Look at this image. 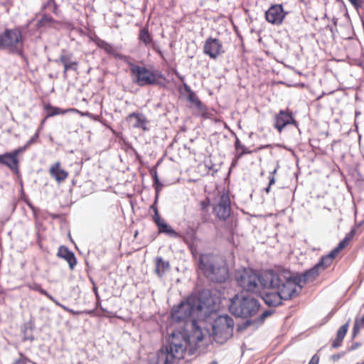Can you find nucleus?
Instances as JSON below:
<instances>
[{"label":"nucleus","instance_id":"nucleus-45","mask_svg":"<svg viewBox=\"0 0 364 364\" xmlns=\"http://www.w3.org/2000/svg\"><path fill=\"white\" fill-rule=\"evenodd\" d=\"M159 188L157 187L155 201H154V203L152 204L151 206V208L154 210V213H155L156 210H158V208L156 207V203H157V200H158V197H159Z\"/></svg>","mask_w":364,"mask_h":364},{"label":"nucleus","instance_id":"nucleus-27","mask_svg":"<svg viewBox=\"0 0 364 364\" xmlns=\"http://www.w3.org/2000/svg\"><path fill=\"white\" fill-rule=\"evenodd\" d=\"M46 109L47 110V117H53V116H55V115H58V114H65L68 112H73V111H75V109H66V110H63V109H61L58 107H52L50 105H47L46 107Z\"/></svg>","mask_w":364,"mask_h":364},{"label":"nucleus","instance_id":"nucleus-26","mask_svg":"<svg viewBox=\"0 0 364 364\" xmlns=\"http://www.w3.org/2000/svg\"><path fill=\"white\" fill-rule=\"evenodd\" d=\"M185 90L188 92V101H190L191 103L195 105L197 107V108H198L199 109H203V103L199 100V98L198 97L196 94L193 91L191 90L190 87L185 85Z\"/></svg>","mask_w":364,"mask_h":364},{"label":"nucleus","instance_id":"nucleus-44","mask_svg":"<svg viewBox=\"0 0 364 364\" xmlns=\"http://www.w3.org/2000/svg\"><path fill=\"white\" fill-rule=\"evenodd\" d=\"M275 183V178L273 176L269 177V186L265 188L266 193H269L270 187Z\"/></svg>","mask_w":364,"mask_h":364},{"label":"nucleus","instance_id":"nucleus-17","mask_svg":"<svg viewBox=\"0 0 364 364\" xmlns=\"http://www.w3.org/2000/svg\"><path fill=\"white\" fill-rule=\"evenodd\" d=\"M55 61L56 63L60 61L63 65V75L65 77L68 70H73L76 71L77 70L78 63L73 60V53H68L65 50H62L59 60H55Z\"/></svg>","mask_w":364,"mask_h":364},{"label":"nucleus","instance_id":"nucleus-6","mask_svg":"<svg viewBox=\"0 0 364 364\" xmlns=\"http://www.w3.org/2000/svg\"><path fill=\"white\" fill-rule=\"evenodd\" d=\"M235 322L227 314L218 316L212 324L213 340L220 345L225 343L232 337Z\"/></svg>","mask_w":364,"mask_h":364},{"label":"nucleus","instance_id":"nucleus-9","mask_svg":"<svg viewBox=\"0 0 364 364\" xmlns=\"http://www.w3.org/2000/svg\"><path fill=\"white\" fill-rule=\"evenodd\" d=\"M263 274L259 276L251 269H244L236 272L235 279L237 284L247 291L254 292L258 289L259 284L262 286Z\"/></svg>","mask_w":364,"mask_h":364},{"label":"nucleus","instance_id":"nucleus-24","mask_svg":"<svg viewBox=\"0 0 364 364\" xmlns=\"http://www.w3.org/2000/svg\"><path fill=\"white\" fill-rule=\"evenodd\" d=\"M335 257L336 255L331 252L329 254L323 256L316 265L320 270H324L331 264Z\"/></svg>","mask_w":364,"mask_h":364},{"label":"nucleus","instance_id":"nucleus-63","mask_svg":"<svg viewBox=\"0 0 364 364\" xmlns=\"http://www.w3.org/2000/svg\"><path fill=\"white\" fill-rule=\"evenodd\" d=\"M101 310H102L103 311H105V310L102 308V307H100Z\"/></svg>","mask_w":364,"mask_h":364},{"label":"nucleus","instance_id":"nucleus-34","mask_svg":"<svg viewBox=\"0 0 364 364\" xmlns=\"http://www.w3.org/2000/svg\"><path fill=\"white\" fill-rule=\"evenodd\" d=\"M348 242L346 241L345 239H343L342 241H341L338 246L334 248L331 252H333V254L336 256V255L344 247H346L348 245Z\"/></svg>","mask_w":364,"mask_h":364},{"label":"nucleus","instance_id":"nucleus-29","mask_svg":"<svg viewBox=\"0 0 364 364\" xmlns=\"http://www.w3.org/2000/svg\"><path fill=\"white\" fill-rule=\"evenodd\" d=\"M32 326L30 323H26L23 326L22 331L23 333V340L24 341H33L34 336L32 333Z\"/></svg>","mask_w":364,"mask_h":364},{"label":"nucleus","instance_id":"nucleus-39","mask_svg":"<svg viewBox=\"0 0 364 364\" xmlns=\"http://www.w3.org/2000/svg\"><path fill=\"white\" fill-rule=\"evenodd\" d=\"M152 176H153V178H154V185H156V188L158 187L159 188V191H160L161 190V184L160 181H159V178H158L156 171H154L152 173Z\"/></svg>","mask_w":364,"mask_h":364},{"label":"nucleus","instance_id":"nucleus-51","mask_svg":"<svg viewBox=\"0 0 364 364\" xmlns=\"http://www.w3.org/2000/svg\"><path fill=\"white\" fill-rule=\"evenodd\" d=\"M38 137V134H36L33 138H31L27 143H26V146L27 147H28L34 141L35 139Z\"/></svg>","mask_w":364,"mask_h":364},{"label":"nucleus","instance_id":"nucleus-50","mask_svg":"<svg viewBox=\"0 0 364 364\" xmlns=\"http://www.w3.org/2000/svg\"><path fill=\"white\" fill-rule=\"evenodd\" d=\"M318 357L316 355H314L310 360L308 364H318Z\"/></svg>","mask_w":364,"mask_h":364},{"label":"nucleus","instance_id":"nucleus-40","mask_svg":"<svg viewBox=\"0 0 364 364\" xmlns=\"http://www.w3.org/2000/svg\"><path fill=\"white\" fill-rule=\"evenodd\" d=\"M149 46H151V48L154 51L157 52L161 57L163 56V53L160 49L159 46L157 43H156L154 41Z\"/></svg>","mask_w":364,"mask_h":364},{"label":"nucleus","instance_id":"nucleus-59","mask_svg":"<svg viewBox=\"0 0 364 364\" xmlns=\"http://www.w3.org/2000/svg\"><path fill=\"white\" fill-rule=\"evenodd\" d=\"M93 291H95V294L97 296V287H93Z\"/></svg>","mask_w":364,"mask_h":364},{"label":"nucleus","instance_id":"nucleus-36","mask_svg":"<svg viewBox=\"0 0 364 364\" xmlns=\"http://www.w3.org/2000/svg\"><path fill=\"white\" fill-rule=\"evenodd\" d=\"M209 205L210 200L208 198L200 202V210L203 213H208Z\"/></svg>","mask_w":364,"mask_h":364},{"label":"nucleus","instance_id":"nucleus-12","mask_svg":"<svg viewBox=\"0 0 364 364\" xmlns=\"http://www.w3.org/2000/svg\"><path fill=\"white\" fill-rule=\"evenodd\" d=\"M287 13L284 11L281 4L271 6L265 12L266 20L272 24L279 25L282 23Z\"/></svg>","mask_w":364,"mask_h":364},{"label":"nucleus","instance_id":"nucleus-11","mask_svg":"<svg viewBox=\"0 0 364 364\" xmlns=\"http://www.w3.org/2000/svg\"><path fill=\"white\" fill-rule=\"evenodd\" d=\"M196 320H192L188 322V326H186L183 330V333L186 336L188 337L190 343H195L196 345L198 343L202 341L204 338V333L201 327L198 324Z\"/></svg>","mask_w":364,"mask_h":364},{"label":"nucleus","instance_id":"nucleus-57","mask_svg":"<svg viewBox=\"0 0 364 364\" xmlns=\"http://www.w3.org/2000/svg\"><path fill=\"white\" fill-rule=\"evenodd\" d=\"M360 114H361V112L360 111H355V118H357Z\"/></svg>","mask_w":364,"mask_h":364},{"label":"nucleus","instance_id":"nucleus-23","mask_svg":"<svg viewBox=\"0 0 364 364\" xmlns=\"http://www.w3.org/2000/svg\"><path fill=\"white\" fill-rule=\"evenodd\" d=\"M138 39L139 43H143L145 46H149L154 42L152 36L149 33L147 26L140 29Z\"/></svg>","mask_w":364,"mask_h":364},{"label":"nucleus","instance_id":"nucleus-53","mask_svg":"<svg viewBox=\"0 0 364 364\" xmlns=\"http://www.w3.org/2000/svg\"><path fill=\"white\" fill-rule=\"evenodd\" d=\"M278 168H279V165H277V166L274 168V170H272V171H270V175H271L270 176H274V175L277 173Z\"/></svg>","mask_w":364,"mask_h":364},{"label":"nucleus","instance_id":"nucleus-2","mask_svg":"<svg viewBox=\"0 0 364 364\" xmlns=\"http://www.w3.org/2000/svg\"><path fill=\"white\" fill-rule=\"evenodd\" d=\"M210 312V304L202 301L196 296H189L171 310V318L176 323H182V328L188 326L192 320H202L208 316Z\"/></svg>","mask_w":364,"mask_h":364},{"label":"nucleus","instance_id":"nucleus-20","mask_svg":"<svg viewBox=\"0 0 364 364\" xmlns=\"http://www.w3.org/2000/svg\"><path fill=\"white\" fill-rule=\"evenodd\" d=\"M155 273L160 278L162 277L171 268L169 262L164 260L161 257H157L155 258Z\"/></svg>","mask_w":364,"mask_h":364},{"label":"nucleus","instance_id":"nucleus-52","mask_svg":"<svg viewBox=\"0 0 364 364\" xmlns=\"http://www.w3.org/2000/svg\"><path fill=\"white\" fill-rule=\"evenodd\" d=\"M54 4V6H55V7H54L53 12H54V13H56V10H57V5H56V4H55V1H54V0H48V4Z\"/></svg>","mask_w":364,"mask_h":364},{"label":"nucleus","instance_id":"nucleus-19","mask_svg":"<svg viewBox=\"0 0 364 364\" xmlns=\"http://www.w3.org/2000/svg\"><path fill=\"white\" fill-rule=\"evenodd\" d=\"M49 173L58 183L64 181L68 176V171L60 168V162H56L50 166Z\"/></svg>","mask_w":364,"mask_h":364},{"label":"nucleus","instance_id":"nucleus-43","mask_svg":"<svg viewBox=\"0 0 364 364\" xmlns=\"http://www.w3.org/2000/svg\"><path fill=\"white\" fill-rule=\"evenodd\" d=\"M350 4L356 9L361 7L363 1L361 0H348Z\"/></svg>","mask_w":364,"mask_h":364},{"label":"nucleus","instance_id":"nucleus-60","mask_svg":"<svg viewBox=\"0 0 364 364\" xmlns=\"http://www.w3.org/2000/svg\"><path fill=\"white\" fill-rule=\"evenodd\" d=\"M360 320H363V321L364 322V314L362 316V317L359 318Z\"/></svg>","mask_w":364,"mask_h":364},{"label":"nucleus","instance_id":"nucleus-58","mask_svg":"<svg viewBox=\"0 0 364 364\" xmlns=\"http://www.w3.org/2000/svg\"><path fill=\"white\" fill-rule=\"evenodd\" d=\"M56 305L59 306L61 307V306H63L62 304H60L56 299L53 301Z\"/></svg>","mask_w":364,"mask_h":364},{"label":"nucleus","instance_id":"nucleus-54","mask_svg":"<svg viewBox=\"0 0 364 364\" xmlns=\"http://www.w3.org/2000/svg\"><path fill=\"white\" fill-rule=\"evenodd\" d=\"M360 346V343H354L350 348V350H355V348H357L358 346Z\"/></svg>","mask_w":364,"mask_h":364},{"label":"nucleus","instance_id":"nucleus-42","mask_svg":"<svg viewBox=\"0 0 364 364\" xmlns=\"http://www.w3.org/2000/svg\"><path fill=\"white\" fill-rule=\"evenodd\" d=\"M34 290L39 291L41 294L48 295V292L42 289L41 285L36 284L33 288Z\"/></svg>","mask_w":364,"mask_h":364},{"label":"nucleus","instance_id":"nucleus-37","mask_svg":"<svg viewBox=\"0 0 364 364\" xmlns=\"http://www.w3.org/2000/svg\"><path fill=\"white\" fill-rule=\"evenodd\" d=\"M27 146L24 145L14 150L13 151H11V154L14 155L15 158H17L18 155L25 151L27 149Z\"/></svg>","mask_w":364,"mask_h":364},{"label":"nucleus","instance_id":"nucleus-1","mask_svg":"<svg viewBox=\"0 0 364 364\" xmlns=\"http://www.w3.org/2000/svg\"><path fill=\"white\" fill-rule=\"evenodd\" d=\"M290 271L284 269L268 270L263 273L262 287L276 290L274 292H266L262 299L269 306H277L282 300H289L297 293L295 284L290 281Z\"/></svg>","mask_w":364,"mask_h":364},{"label":"nucleus","instance_id":"nucleus-7","mask_svg":"<svg viewBox=\"0 0 364 364\" xmlns=\"http://www.w3.org/2000/svg\"><path fill=\"white\" fill-rule=\"evenodd\" d=\"M129 65L133 82L140 87L156 85L158 79L162 77L161 73L157 70H151L132 63Z\"/></svg>","mask_w":364,"mask_h":364},{"label":"nucleus","instance_id":"nucleus-15","mask_svg":"<svg viewBox=\"0 0 364 364\" xmlns=\"http://www.w3.org/2000/svg\"><path fill=\"white\" fill-rule=\"evenodd\" d=\"M291 124H296L295 119L292 117L291 112H289L285 110H280L275 117L274 127L279 131V132H282L284 127Z\"/></svg>","mask_w":364,"mask_h":364},{"label":"nucleus","instance_id":"nucleus-30","mask_svg":"<svg viewBox=\"0 0 364 364\" xmlns=\"http://www.w3.org/2000/svg\"><path fill=\"white\" fill-rule=\"evenodd\" d=\"M364 322L363 320H360L358 317L355 318V323L353 328V337H355L360 332V330L363 326Z\"/></svg>","mask_w":364,"mask_h":364},{"label":"nucleus","instance_id":"nucleus-46","mask_svg":"<svg viewBox=\"0 0 364 364\" xmlns=\"http://www.w3.org/2000/svg\"><path fill=\"white\" fill-rule=\"evenodd\" d=\"M21 358L16 360L13 364H26L28 360L26 357H23L22 354H21Z\"/></svg>","mask_w":364,"mask_h":364},{"label":"nucleus","instance_id":"nucleus-49","mask_svg":"<svg viewBox=\"0 0 364 364\" xmlns=\"http://www.w3.org/2000/svg\"><path fill=\"white\" fill-rule=\"evenodd\" d=\"M61 308H63L65 311L70 312L73 315H79L80 314H81L80 311H75L70 309L65 306H61Z\"/></svg>","mask_w":364,"mask_h":364},{"label":"nucleus","instance_id":"nucleus-21","mask_svg":"<svg viewBox=\"0 0 364 364\" xmlns=\"http://www.w3.org/2000/svg\"><path fill=\"white\" fill-rule=\"evenodd\" d=\"M350 323V319L345 323L344 325L341 326L336 333V338L332 343V348H338L340 347L342 344L343 340L345 338V336L348 331V326Z\"/></svg>","mask_w":364,"mask_h":364},{"label":"nucleus","instance_id":"nucleus-48","mask_svg":"<svg viewBox=\"0 0 364 364\" xmlns=\"http://www.w3.org/2000/svg\"><path fill=\"white\" fill-rule=\"evenodd\" d=\"M344 353H337V354H333L331 356V359L333 361H337L341 357H343L344 355Z\"/></svg>","mask_w":364,"mask_h":364},{"label":"nucleus","instance_id":"nucleus-13","mask_svg":"<svg viewBox=\"0 0 364 364\" xmlns=\"http://www.w3.org/2000/svg\"><path fill=\"white\" fill-rule=\"evenodd\" d=\"M320 271L321 270L317 267V266L315 265L313 268L306 271L304 274L299 276H294L290 272L291 278L289 280L292 281L295 284V291H296L297 287L301 288V286L300 285L301 282L306 283L314 280L319 274Z\"/></svg>","mask_w":364,"mask_h":364},{"label":"nucleus","instance_id":"nucleus-31","mask_svg":"<svg viewBox=\"0 0 364 364\" xmlns=\"http://www.w3.org/2000/svg\"><path fill=\"white\" fill-rule=\"evenodd\" d=\"M53 21L54 19L50 16L44 14L38 21V25L41 26H46Z\"/></svg>","mask_w":364,"mask_h":364},{"label":"nucleus","instance_id":"nucleus-33","mask_svg":"<svg viewBox=\"0 0 364 364\" xmlns=\"http://www.w3.org/2000/svg\"><path fill=\"white\" fill-rule=\"evenodd\" d=\"M255 322L252 320H246L245 322L240 323L237 326V331L242 332L246 330L249 326L252 325V323Z\"/></svg>","mask_w":364,"mask_h":364},{"label":"nucleus","instance_id":"nucleus-8","mask_svg":"<svg viewBox=\"0 0 364 364\" xmlns=\"http://www.w3.org/2000/svg\"><path fill=\"white\" fill-rule=\"evenodd\" d=\"M0 46L11 52L21 53L23 48V37L19 28H6L0 34Z\"/></svg>","mask_w":364,"mask_h":364},{"label":"nucleus","instance_id":"nucleus-18","mask_svg":"<svg viewBox=\"0 0 364 364\" xmlns=\"http://www.w3.org/2000/svg\"><path fill=\"white\" fill-rule=\"evenodd\" d=\"M57 256L64 259L68 263L70 269H73L77 264L74 252L63 245L59 247Z\"/></svg>","mask_w":364,"mask_h":364},{"label":"nucleus","instance_id":"nucleus-64","mask_svg":"<svg viewBox=\"0 0 364 364\" xmlns=\"http://www.w3.org/2000/svg\"><path fill=\"white\" fill-rule=\"evenodd\" d=\"M82 115H89V113L87 114H82Z\"/></svg>","mask_w":364,"mask_h":364},{"label":"nucleus","instance_id":"nucleus-47","mask_svg":"<svg viewBox=\"0 0 364 364\" xmlns=\"http://www.w3.org/2000/svg\"><path fill=\"white\" fill-rule=\"evenodd\" d=\"M209 218H210V214L209 213H203L201 211V220H202V222L203 223H206L209 220Z\"/></svg>","mask_w":364,"mask_h":364},{"label":"nucleus","instance_id":"nucleus-25","mask_svg":"<svg viewBox=\"0 0 364 364\" xmlns=\"http://www.w3.org/2000/svg\"><path fill=\"white\" fill-rule=\"evenodd\" d=\"M157 227H158L159 233H165V234L168 235V236L173 237V238H177L180 236L179 234L177 232H176L165 221H164L161 223H159Z\"/></svg>","mask_w":364,"mask_h":364},{"label":"nucleus","instance_id":"nucleus-55","mask_svg":"<svg viewBox=\"0 0 364 364\" xmlns=\"http://www.w3.org/2000/svg\"><path fill=\"white\" fill-rule=\"evenodd\" d=\"M50 301H52L53 302L55 300V299L51 295H50L48 293V295H46Z\"/></svg>","mask_w":364,"mask_h":364},{"label":"nucleus","instance_id":"nucleus-32","mask_svg":"<svg viewBox=\"0 0 364 364\" xmlns=\"http://www.w3.org/2000/svg\"><path fill=\"white\" fill-rule=\"evenodd\" d=\"M97 45L101 48H103L105 50H106L108 53H112L114 51V49L111 44L107 43L105 41L100 40L97 43Z\"/></svg>","mask_w":364,"mask_h":364},{"label":"nucleus","instance_id":"nucleus-10","mask_svg":"<svg viewBox=\"0 0 364 364\" xmlns=\"http://www.w3.org/2000/svg\"><path fill=\"white\" fill-rule=\"evenodd\" d=\"M214 213L220 220H226L230 215V199L228 193H223L213 208Z\"/></svg>","mask_w":364,"mask_h":364},{"label":"nucleus","instance_id":"nucleus-38","mask_svg":"<svg viewBox=\"0 0 364 364\" xmlns=\"http://www.w3.org/2000/svg\"><path fill=\"white\" fill-rule=\"evenodd\" d=\"M153 220L157 226L159 225V223H161L164 221L163 219L161 218L158 210H156L154 213V215L153 216Z\"/></svg>","mask_w":364,"mask_h":364},{"label":"nucleus","instance_id":"nucleus-4","mask_svg":"<svg viewBox=\"0 0 364 364\" xmlns=\"http://www.w3.org/2000/svg\"><path fill=\"white\" fill-rule=\"evenodd\" d=\"M198 267L204 276L213 282H225L229 278L228 269L225 262L218 255H201L199 257Z\"/></svg>","mask_w":364,"mask_h":364},{"label":"nucleus","instance_id":"nucleus-16","mask_svg":"<svg viewBox=\"0 0 364 364\" xmlns=\"http://www.w3.org/2000/svg\"><path fill=\"white\" fill-rule=\"evenodd\" d=\"M127 122L135 129H141L144 131H147L148 120L146 116L139 112H133L128 115L127 117Z\"/></svg>","mask_w":364,"mask_h":364},{"label":"nucleus","instance_id":"nucleus-5","mask_svg":"<svg viewBox=\"0 0 364 364\" xmlns=\"http://www.w3.org/2000/svg\"><path fill=\"white\" fill-rule=\"evenodd\" d=\"M228 309L235 316L248 318L257 314L260 309V303L255 296L240 293L230 299Z\"/></svg>","mask_w":364,"mask_h":364},{"label":"nucleus","instance_id":"nucleus-3","mask_svg":"<svg viewBox=\"0 0 364 364\" xmlns=\"http://www.w3.org/2000/svg\"><path fill=\"white\" fill-rule=\"evenodd\" d=\"M189 346L188 337L183 332L173 331L168 338V344L163 346L158 351L156 364H173L184 358Z\"/></svg>","mask_w":364,"mask_h":364},{"label":"nucleus","instance_id":"nucleus-56","mask_svg":"<svg viewBox=\"0 0 364 364\" xmlns=\"http://www.w3.org/2000/svg\"><path fill=\"white\" fill-rule=\"evenodd\" d=\"M50 301H52L53 302L55 300V299L51 295H50L48 293V295H46Z\"/></svg>","mask_w":364,"mask_h":364},{"label":"nucleus","instance_id":"nucleus-61","mask_svg":"<svg viewBox=\"0 0 364 364\" xmlns=\"http://www.w3.org/2000/svg\"><path fill=\"white\" fill-rule=\"evenodd\" d=\"M209 364H217V363L215 361H213V362H212V363H210Z\"/></svg>","mask_w":364,"mask_h":364},{"label":"nucleus","instance_id":"nucleus-41","mask_svg":"<svg viewBox=\"0 0 364 364\" xmlns=\"http://www.w3.org/2000/svg\"><path fill=\"white\" fill-rule=\"evenodd\" d=\"M355 234V230L352 229L345 237V240L348 242L351 240V239L354 237Z\"/></svg>","mask_w":364,"mask_h":364},{"label":"nucleus","instance_id":"nucleus-35","mask_svg":"<svg viewBox=\"0 0 364 364\" xmlns=\"http://www.w3.org/2000/svg\"><path fill=\"white\" fill-rule=\"evenodd\" d=\"M272 314V311H264V312H262L257 318L256 320H255V322H257L259 323H262L264 322V321L265 320V318L267 317H268L269 316H270Z\"/></svg>","mask_w":364,"mask_h":364},{"label":"nucleus","instance_id":"nucleus-14","mask_svg":"<svg viewBox=\"0 0 364 364\" xmlns=\"http://www.w3.org/2000/svg\"><path fill=\"white\" fill-rule=\"evenodd\" d=\"M203 51L210 58L215 59L223 53L222 43L218 38H208L205 42Z\"/></svg>","mask_w":364,"mask_h":364},{"label":"nucleus","instance_id":"nucleus-22","mask_svg":"<svg viewBox=\"0 0 364 364\" xmlns=\"http://www.w3.org/2000/svg\"><path fill=\"white\" fill-rule=\"evenodd\" d=\"M0 164L14 169L17 168L18 160V158L14 156L11 152H9L0 155Z\"/></svg>","mask_w":364,"mask_h":364},{"label":"nucleus","instance_id":"nucleus-62","mask_svg":"<svg viewBox=\"0 0 364 364\" xmlns=\"http://www.w3.org/2000/svg\"><path fill=\"white\" fill-rule=\"evenodd\" d=\"M92 311H86V314H91Z\"/></svg>","mask_w":364,"mask_h":364},{"label":"nucleus","instance_id":"nucleus-28","mask_svg":"<svg viewBox=\"0 0 364 364\" xmlns=\"http://www.w3.org/2000/svg\"><path fill=\"white\" fill-rule=\"evenodd\" d=\"M235 147L236 150L241 149L242 151L240 154H238V155L236 156V159L235 160V161L232 162V166L235 165V164L237 163V159H240V157H242L244 154L251 153L250 151L247 150V149L245 147V146L241 144L239 139L237 136H236V140H235Z\"/></svg>","mask_w":364,"mask_h":364}]
</instances>
